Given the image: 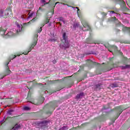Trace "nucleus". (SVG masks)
Here are the masks:
<instances>
[{
    "label": "nucleus",
    "instance_id": "nucleus-37",
    "mask_svg": "<svg viewBox=\"0 0 130 130\" xmlns=\"http://www.w3.org/2000/svg\"><path fill=\"white\" fill-rule=\"evenodd\" d=\"M45 93H47V91H46L45 92Z\"/></svg>",
    "mask_w": 130,
    "mask_h": 130
},
{
    "label": "nucleus",
    "instance_id": "nucleus-24",
    "mask_svg": "<svg viewBox=\"0 0 130 130\" xmlns=\"http://www.w3.org/2000/svg\"><path fill=\"white\" fill-rule=\"evenodd\" d=\"M13 111H14L12 110H10L8 111V114H9L10 115H11V114H12V112H13Z\"/></svg>",
    "mask_w": 130,
    "mask_h": 130
},
{
    "label": "nucleus",
    "instance_id": "nucleus-6",
    "mask_svg": "<svg viewBox=\"0 0 130 130\" xmlns=\"http://www.w3.org/2000/svg\"><path fill=\"white\" fill-rule=\"evenodd\" d=\"M27 12L28 13V15H29L27 18V20H31L32 18H34V19L31 20V21L34 22V21H35V18L36 17V13L33 12L30 14L29 11H27Z\"/></svg>",
    "mask_w": 130,
    "mask_h": 130
},
{
    "label": "nucleus",
    "instance_id": "nucleus-8",
    "mask_svg": "<svg viewBox=\"0 0 130 130\" xmlns=\"http://www.w3.org/2000/svg\"><path fill=\"white\" fill-rule=\"evenodd\" d=\"M19 128H21V125L19 124H16L15 126L12 128L13 130H18Z\"/></svg>",
    "mask_w": 130,
    "mask_h": 130
},
{
    "label": "nucleus",
    "instance_id": "nucleus-18",
    "mask_svg": "<svg viewBox=\"0 0 130 130\" xmlns=\"http://www.w3.org/2000/svg\"><path fill=\"white\" fill-rule=\"evenodd\" d=\"M79 26H80V24L76 23H74V24L73 25V27L74 28H78V27H79Z\"/></svg>",
    "mask_w": 130,
    "mask_h": 130
},
{
    "label": "nucleus",
    "instance_id": "nucleus-19",
    "mask_svg": "<svg viewBox=\"0 0 130 130\" xmlns=\"http://www.w3.org/2000/svg\"><path fill=\"white\" fill-rule=\"evenodd\" d=\"M44 11V9L41 7H39V10L37 11V13H38L39 12H43Z\"/></svg>",
    "mask_w": 130,
    "mask_h": 130
},
{
    "label": "nucleus",
    "instance_id": "nucleus-15",
    "mask_svg": "<svg viewBox=\"0 0 130 130\" xmlns=\"http://www.w3.org/2000/svg\"><path fill=\"white\" fill-rule=\"evenodd\" d=\"M129 67H130L129 65H125V66H122L121 69L122 70H124V69H129Z\"/></svg>",
    "mask_w": 130,
    "mask_h": 130
},
{
    "label": "nucleus",
    "instance_id": "nucleus-7",
    "mask_svg": "<svg viewBox=\"0 0 130 130\" xmlns=\"http://www.w3.org/2000/svg\"><path fill=\"white\" fill-rule=\"evenodd\" d=\"M47 121L44 120L40 122H37L36 124H38L39 126H42V125H46Z\"/></svg>",
    "mask_w": 130,
    "mask_h": 130
},
{
    "label": "nucleus",
    "instance_id": "nucleus-26",
    "mask_svg": "<svg viewBox=\"0 0 130 130\" xmlns=\"http://www.w3.org/2000/svg\"><path fill=\"white\" fill-rule=\"evenodd\" d=\"M76 9L78 10H77L78 16L79 18H80V16H79V11H80V9H79V8H78V7H76Z\"/></svg>",
    "mask_w": 130,
    "mask_h": 130
},
{
    "label": "nucleus",
    "instance_id": "nucleus-10",
    "mask_svg": "<svg viewBox=\"0 0 130 130\" xmlns=\"http://www.w3.org/2000/svg\"><path fill=\"white\" fill-rule=\"evenodd\" d=\"M16 56H16V55H14H14H12V56H11V57H10V58L9 59V62H8L6 64V65L7 66V68H8V64H9L10 61H11V60H12V59H14V58H15Z\"/></svg>",
    "mask_w": 130,
    "mask_h": 130
},
{
    "label": "nucleus",
    "instance_id": "nucleus-30",
    "mask_svg": "<svg viewBox=\"0 0 130 130\" xmlns=\"http://www.w3.org/2000/svg\"><path fill=\"white\" fill-rule=\"evenodd\" d=\"M62 4V5H63L64 6H68V7H70V6H69V5L66 4H64V3H61Z\"/></svg>",
    "mask_w": 130,
    "mask_h": 130
},
{
    "label": "nucleus",
    "instance_id": "nucleus-13",
    "mask_svg": "<svg viewBox=\"0 0 130 130\" xmlns=\"http://www.w3.org/2000/svg\"><path fill=\"white\" fill-rule=\"evenodd\" d=\"M113 14H115V16H117V17H120V15L117 13H115L114 11H111L110 13V15H111V16Z\"/></svg>",
    "mask_w": 130,
    "mask_h": 130
},
{
    "label": "nucleus",
    "instance_id": "nucleus-11",
    "mask_svg": "<svg viewBox=\"0 0 130 130\" xmlns=\"http://www.w3.org/2000/svg\"><path fill=\"white\" fill-rule=\"evenodd\" d=\"M83 96H84V93L81 92L79 94H77L76 95V99H79L80 98H82V97H83Z\"/></svg>",
    "mask_w": 130,
    "mask_h": 130
},
{
    "label": "nucleus",
    "instance_id": "nucleus-34",
    "mask_svg": "<svg viewBox=\"0 0 130 130\" xmlns=\"http://www.w3.org/2000/svg\"><path fill=\"white\" fill-rule=\"evenodd\" d=\"M4 79V77H3L1 75H0V79Z\"/></svg>",
    "mask_w": 130,
    "mask_h": 130
},
{
    "label": "nucleus",
    "instance_id": "nucleus-2",
    "mask_svg": "<svg viewBox=\"0 0 130 130\" xmlns=\"http://www.w3.org/2000/svg\"><path fill=\"white\" fill-rule=\"evenodd\" d=\"M63 45L60 44V48H68L70 47V44H69V40L68 36H67V33L65 32H63L62 34V39H61Z\"/></svg>",
    "mask_w": 130,
    "mask_h": 130
},
{
    "label": "nucleus",
    "instance_id": "nucleus-33",
    "mask_svg": "<svg viewBox=\"0 0 130 130\" xmlns=\"http://www.w3.org/2000/svg\"><path fill=\"white\" fill-rule=\"evenodd\" d=\"M122 2L123 7H124V6H125V4L124 3V2L122 1Z\"/></svg>",
    "mask_w": 130,
    "mask_h": 130
},
{
    "label": "nucleus",
    "instance_id": "nucleus-35",
    "mask_svg": "<svg viewBox=\"0 0 130 130\" xmlns=\"http://www.w3.org/2000/svg\"><path fill=\"white\" fill-rule=\"evenodd\" d=\"M57 4H59V2H57L55 3V5H57Z\"/></svg>",
    "mask_w": 130,
    "mask_h": 130
},
{
    "label": "nucleus",
    "instance_id": "nucleus-28",
    "mask_svg": "<svg viewBox=\"0 0 130 130\" xmlns=\"http://www.w3.org/2000/svg\"><path fill=\"white\" fill-rule=\"evenodd\" d=\"M49 3H45L43 5H41V7H44V6H45L46 5H48Z\"/></svg>",
    "mask_w": 130,
    "mask_h": 130
},
{
    "label": "nucleus",
    "instance_id": "nucleus-23",
    "mask_svg": "<svg viewBox=\"0 0 130 130\" xmlns=\"http://www.w3.org/2000/svg\"><path fill=\"white\" fill-rule=\"evenodd\" d=\"M24 110H30V108L28 107H24L23 108Z\"/></svg>",
    "mask_w": 130,
    "mask_h": 130
},
{
    "label": "nucleus",
    "instance_id": "nucleus-5",
    "mask_svg": "<svg viewBox=\"0 0 130 130\" xmlns=\"http://www.w3.org/2000/svg\"><path fill=\"white\" fill-rule=\"evenodd\" d=\"M38 37V35H36V38L35 39V41L33 42V43L32 44V45L30 46V47L29 48V49H28V52H26L23 53V54H28V53H29V52H30V51H31V50H32V49H33V48H34V47L35 46V45H36L37 44V38Z\"/></svg>",
    "mask_w": 130,
    "mask_h": 130
},
{
    "label": "nucleus",
    "instance_id": "nucleus-17",
    "mask_svg": "<svg viewBox=\"0 0 130 130\" xmlns=\"http://www.w3.org/2000/svg\"><path fill=\"white\" fill-rule=\"evenodd\" d=\"M112 21H115V22H117L119 25L120 24V22H118V21H117V19H116L115 17L112 18Z\"/></svg>",
    "mask_w": 130,
    "mask_h": 130
},
{
    "label": "nucleus",
    "instance_id": "nucleus-4",
    "mask_svg": "<svg viewBox=\"0 0 130 130\" xmlns=\"http://www.w3.org/2000/svg\"><path fill=\"white\" fill-rule=\"evenodd\" d=\"M11 12H12V9L11 7H9L6 10H4L3 9H1L0 10V17H5L6 16H8L9 15V13Z\"/></svg>",
    "mask_w": 130,
    "mask_h": 130
},
{
    "label": "nucleus",
    "instance_id": "nucleus-14",
    "mask_svg": "<svg viewBox=\"0 0 130 130\" xmlns=\"http://www.w3.org/2000/svg\"><path fill=\"white\" fill-rule=\"evenodd\" d=\"M123 31H128V32H130V28L125 26L123 27Z\"/></svg>",
    "mask_w": 130,
    "mask_h": 130
},
{
    "label": "nucleus",
    "instance_id": "nucleus-21",
    "mask_svg": "<svg viewBox=\"0 0 130 130\" xmlns=\"http://www.w3.org/2000/svg\"><path fill=\"white\" fill-rule=\"evenodd\" d=\"M42 31V27H41L40 28H39L37 30L38 33H40V32H41Z\"/></svg>",
    "mask_w": 130,
    "mask_h": 130
},
{
    "label": "nucleus",
    "instance_id": "nucleus-12",
    "mask_svg": "<svg viewBox=\"0 0 130 130\" xmlns=\"http://www.w3.org/2000/svg\"><path fill=\"white\" fill-rule=\"evenodd\" d=\"M58 19L59 22H62L63 24H66V21H64V19L63 17H59Z\"/></svg>",
    "mask_w": 130,
    "mask_h": 130
},
{
    "label": "nucleus",
    "instance_id": "nucleus-1",
    "mask_svg": "<svg viewBox=\"0 0 130 130\" xmlns=\"http://www.w3.org/2000/svg\"><path fill=\"white\" fill-rule=\"evenodd\" d=\"M16 26L14 32L12 31L8 32L7 31V26H2L0 28L1 35H2L4 38H9V37L15 36L16 34H18L19 32L22 31V24L16 23Z\"/></svg>",
    "mask_w": 130,
    "mask_h": 130
},
{
    "label": "nucleus",
    "instance_id": "nucleus-27",
    "mask_svg": "<svg viewBox=\"0 0 130 130\" xmlns=\"http://www.w3.org/2000/svg\"><path fill=\"white\" fill-rule=\"evenodd\" d=\"M41 3H42L43 4H46V2L45 1V0H41Z\"/></svg>",
    "mask_w": 130,
    "mask_h": 130
},
{
    "label": "nucleus",
    "instance_id": "nucleus-38",
    "mask_svg": "<svg viewBox=\"0 0 130 130\" xmlns=\"http://www.w3.org/2000/svg\"><path fill=\"white\" fill-rule=\"evenodd\" d=\"M18 56H20V55H17Z\"/></svg>",
    "mask_w": 130,
    "mask_h": 130
},
{
    "label": "nucleus",
    "instance_id": "nucleus-36",
    "mask_svg": "<svg viewBox=\"0 0 130 130\" xmlns=\"http://www.w3.org/2000/svg\"><path fill=\"white\" fill-rule=\"evenodd\" d=\"M109 51H110V52H112V51H110V50H109Z\"/></svg>",
    "mask_w": 130,
    "mask_h": 130
},
{
    "label": "nucleus",
    "instance_id": "nucleus-32",
    "mask_svg": "<svg viewBox=\"0 0 130 130\" xmlns=\"http://www.w3.org/2000/svg\"><path fill=\"white\" fill-rule=\"evenodd\" d=\"M96 88H100V84H97Z\"/></svg>",
    "mask_w": 130,
    "mask_h": 130
},
{
    "label": "nucleus",
    "instance_id": "nucleus-39",
    "mask_svg": "<svg viewBox=\"0 0 130 130\" xmlns=\"http://www.w3.org/2000/svg\"><path fill=\"white\" fill-rule=\"evenodd\" d=\"M29 92L28 93V96H29Z\"/></svg>",
    "mask_w": 130,
    "mask_h": 130
},
{
    "label": "nucleus",
    "instance_id": "nucleus-40",
    "mask_svg": "<svg viewBox=\"0 0 130 130\" xmlns=\"http://www.w3.org/2000/svg\"><path fill=\"white\" fill-rule=\"evenodd\" d=\"M29 24L28 23H25V24Z\"/></svg>",
    "mask_w": 130,
    "mask_h": 130
},
{
    "label": "nucleus",
    "instance_id": "nucleus-25",
    "mask_svg": "<svg viewBox=\"0 0 130 130\" xmlns=\"http://www.w3.org/2000/svg\"><path fill=\"white\" fill-rule=\"evenodd\" d=\"M112 48H113V49H114L115 51L117 50V47L116 46H113V47H112Z\"/></svg>",
    "mask_w": 130,
    "mask_h": 130
},
{
    "label": "nucleus",
    "instance_id": "nucleus-9",
    "mask_svg": "<svg viewBox=\"0 0 130 130\" xmlns=\"http://www.w3.org/2000/svg\"><path fill=\"white\" fill-rule=\"evenodd\" d=\"M49 41H50L51 42H57V38L56 37L51 38V39H49Z\"/></svg>",
    "mask_w": 130,
    "mask_h": 130
},
{
    "label": "nucleus",
    "instance_id": "nucleus-31",
    "mask_svg": "<svg viewBox=\"0 0 130 130\" xmlns=\"http://www.w3.org/2000/svg\"><path fill=\"white\" fill-rule=\"evenodd\" d=\"M48 23H49V20L47 19V20L46 21V24H47Z\"/></svg>",
    "mask_w": 130,
    "mask_h": 130
},
{
    "label": "nucleus",
    "instance_id": "nucleus-29",
    "mask_svg": "<svg viewBox=\"0 0 130 130\" xmlns=\"http://www.w3.org/2000/svg\"><path fill=\"white\" fill-rule=\"evenodd\" d=\"M25 17H26V15H22L21 16V18L23 19V20H24V19H25Z\"/></svg>",
    "mask_w": 130,
    "mask_h": 130
},
{
    "label": "nucleus",
    "instance_id": "nucleus-20",
    "mask_svg": "<svg viewBox=\"0 0 130 130\" xmlns=\"http://www.w3.org/2000/svg\"><path fill=\"white\" fill-rule=\"evenodd\" d=\"M117 109L118 110V111H119L120 114L122 112V111H121V108L120 107H117Z\"/></svg>",
    "mask_w": 130,
    "mask_h": 130
},
{
    "label": "nucleus",
    "instance_id": "nucleus-16",
    "mask_svg": "<svg viewBox=\"0 0 130 130\" xmlns=\"http://www.w3.org/2000/svg\"><path fill=\"white\" fill-rule=\"evenodd\" d=\"M67 129H69V127H68V126H64L59 129V130H67Z\"/></svg>",
    "mask_w": 130,
    "mask_h": 130
},
{
    "label": "nucleus",
    "instance_id": "nucleus-3",
    "mask_svg": "<svg viewBox=\"0 0 130 130\" xmlns=\"http://www.w3.org/2000/svg\"><path fill=\"white\" fill-rule=\"evenodd\" d=\"M80 21L83 26L82 27V29L83 31H88L91 29L90 26H89V24H88V22L86 21V20L81 19Z\"/></svg>",
    "mask_w": 130,
    "mask_h": 130
},
{
    "label": "nucleus",
    "instance_id": "nucleus-22",
    "mask_svg": "<svg viewBox=\"0 0 130 130\" xmlns=\"http://www.w3.org/2000/svg\"><path fill=\"white\" fill-rule=\"evenodd\" d=\"M11 71L10 70H9L8 69H7L6 75L8 76V75H10V74H11Z\"/></svg>",
    "mask_w": 130,
    "mask_h": 130
}]
</instances>
